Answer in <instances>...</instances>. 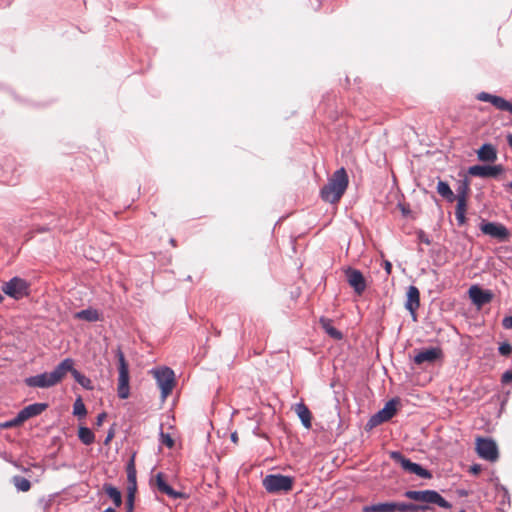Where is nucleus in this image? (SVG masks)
<instances>
[{
    "mask_svg": "<svg viewBox=\"0 0 512 512\" xmlns=\"http://www.w3.org/2000/svg\"><path fill=\"white\" fill-rule=\"evenodd\" d=\"M74 362L70 358L61 361L53 371L44 372L25 379L28 387L49 388L58 384L66 375L68 370L72 369Z\"/></svg>",
    "mask_w": 512,
    "mask_h": 512,
    "instance_id": "nucleus-1",
    "label": "nucleus"
},
{
    "mask_svg": "<svg viewBox=\"0 0 512 512\" xmlns=\"http://www.w3.org/2000/svg\"><path fill=\"white\" fill-rule=\"evenodd\" d=\"M349 184V178L346 170L341 167L337 169L328 179L320 191L321 198L328 203L334 204L339 202L345 193Z\"/></svg>",
    "mask_w": 512,
    "mask_h": 512,
    "instance_id": "nucleus-2",
    "label": "nucleus"
},
{
    "mask_svg": "<svg viewBox=\"0 0 512 512\" xmlns=\"http://www.w3.org/2000/svg\"><path fill=\"white\" fill-rule=\"evenodd\" d=\"M262 483L268 493H287L293 488L294 478L282 474H269L265 476Z\"/></svg>",
    "mask_w": 512,
    "mask_h": 512,
    "instance_id": "nucleus-3",
    "label": "nucleus"
},
{
    "mask_svg": "<svg viewBox=\"0 0 512 512\" xmlns=\"http://www.w3.org/2000/svg\"><path fill=\"white\" fill-rule=\"evenodd\" d=\"M116 357L118 358V385L117 393L120 399H127L130 395L129 386V367L125 359L124 353L120 348L116 350Z\"/></svg>",
    "mask_w": 512,
    "mask_h": 512,
    "instance_id": "nucleus-4",
    "label": "nucleus"
},
{
    "mask_svg": "<svg viewBox=\"0 0 512 512\" xmlns=\"http://www.w3.org/2000/svg\"><path fill=\"white\" fill-rule=\"evenodd\" d=\"M404 496L408 499L419 501L423 503L436 504L442 508H450V503L447 502L437 491L435 490H408L404 493Z\"/></svg>",
    "mask_w": 512,
    "mask_h": 512,
    "instance_id": "nucleus-5",
    "label": "nucleus"
},
{
    "mask_svg": "<svg viewBox=\"0 0 512 512\" xmlns=\"http://www.w3.org/2000/svg\"><path fill=\"white\" fill-rule=\"evenodd\" d=\"M30 284L23 278L13 277L5 282L2 291L9 297L19 300L29 295Z\"/></svg>",
    "mask_w": 512,
    "mask_h": 512,
    "instance_id": "nucleus-6",
    "label": "nucleus"
},
{
    "mask_svg": "<svg viewBox=\"0 0 512 512\" xmlns=\"http://www.w3.org/2000/svg\"><path fill=\"white\" fill-rule=\"evenodd\" d=\"M157 384L161 390L162 399H166L172 392L175 384L174 371L168 367L155 369L152 371Z\"/></svg>",
    "mask_w": 512,
    "mask_h": 512,
    "instance_id": "nucleus-7",
    "label": "nucleus"
},
{
    "mask_svg": "<svg viewBox=\"0 0 512 512\" xmlns=\"http://www.w3.org/2000/svg\"><path fill=\"white\" fill-rule=\"evenodd\" d=\"M390 458L399 463L400 466L408 473L415 474L424 479H430L432 477L430 471L423 468L421 465L410 461L398 451L390 452Z\"/></svg>",
    "mask_w": 512,
    "mask_h": 512,
    "instance_id": "nucleus-8",
    "label": "nucleus"
},
{
    "mask_svg": "<svg viewBox=\"0 0 512 512\" xmlns=\"http://www.w3.org/2000/svg\"><path fill=\"white\" fill-rule=\"evenodd\" d=\"M476 451L478 455L487 461L494 462L498 459V448L496 443L491 439L477 438Z\"/></svg>",
    "mask_w": 512,
    "mask_h": 512,
    "instance_id": "nucleus-9",
    "label": "nucleus"
},
{
    "mask_svg": "<svg viewBox=\"0 0 512 512\" xmlns=\"http://www.w3.org/2000/svg\"><path fill=\"white\" fill-rule=\"evenodd\" d=\"M504 172L502 165H473L468 168V174L480 178H496Z\"/></svg>",
    "mask_w": 512,
    "mask_h": 512,
    "instance_id": "nucleus-10",
    "label": "nucleus"
},
{
    "mask_svg": "<svg viewBox=\"0 0 512 512\" xmlns=\"http://www.w3.org/2000/svg\"><path fill=\"white\" fill-rule=\"evenodd\" d=\"M396 411L397 401L395 399H392L388 401L381 410H379L370 418L369 425L371 427H374L390 420L396 414Z\"/></svg>",
    "mask_w": 512,
    "mask_h": 512,
    "instance_id": "nucleus-11",
    "label": "nucleus"
},
{
    "mask_svg": "<svg viewBox=\"0 0 512 512\" xmlns=\"http://www.w3.org/2000/svg\"><path fill=\"white\" fill-rule=\"evenodd\" d=\"M477 99L483 102L491 103L496 109L500 111H507L512 114V103L503 97L493 95L487 92H481L477 95Z\"/></svg>",
    "mask_w": 512,
    "mask_h": 512,
    "instance_id": "nucleus-12",
    "label": "nucleus"
},
{
    "mask_svg": "<svg viewBox=\"0 0 512 512\" xmlns=\"http://www.w3.org/2000/svg\"><path fill=\"white\" fill-rule=\"evenodd\" d=\"M480 229L484 234L489 235L492 238L498 239L499 241H504L509 236L508 229L500 223H483Z\"/></svg>",
    "mask_w": 512,
    "mask_h": 512,
    "instance_id": "nucleus-13",
    "label": "nucleus"
},
{
    "mask_svg": "<svg viewBox=\"0 0 512 512\" xmlns=\"http://www.w3.org/2000/svg\"><path fill=\"white\" fill-rule=\"evenodd\" d=\"M347 281L354 291L360 295L366 289V282L363 274L357 270L349 268L346 270Z\"/></svg>",
    "mask_w": 512,
    "mask_h": 512,
    "instance_id": "nucleus-14",
    "label": "nucleus"
},
{
    "mask_svg": "<svg viewBox=\"0 0 512 512\" xmlns=\"http://www.w3.org/2000/svg\"><path fill=\"white\" fill-rule=\"evenodd\" d=\"M468 294L472 302L479 307L489 303L493 298V295L490 291L483 290L477 285L471 286L469 288Z\"/></svg>",
    "mask_w": 512,
    "mask_h": 512,
    "instance_id": "nucleus-15",
    "label": "nucleus"
},
{
    "mask_svg": "<svg viewBox=\"0 0 512 512\" xmlns=\"http://www.w3.org/2000/svg\"><path fill=\"white\" fill-rule=\"evenodd\" d=\"M441 356H442L441 349L438 347H432V348H428V349L419 351L414 356L413 360L417 365H421L423 363H434L436 360L441 358Z\"/></svg>",
    "mask_w": 512,
    "mask_h": 512,
    "instance_id": "nucleus-16",
    "label": "nucleus"
},
{
    "mask_svg": "<svg viewBox=\"0 0 512 512\" xmlns=\"http://www.w3.org/2000/svg\"><path fill=\"white\" fill-rule=\"evenodd\" d=\"M405 308L416 318V310L420 305V292L416 286H409L407 290Z\"/></svg>",
    "mask_w": 512,
    "mask_h": 512,
    "instance_id": "nucleus-17",
    "label": "nucleus"
},
{
    "mask_svg": "<svg viewBox=\"0 0 512 512\" xmlns=\"http://www.w3.org/2000/svg\"><path fill=\"white\" fill-rule=\"evenodd\" d=\"M157 489L173 499L185 498V494L174 490L164 479L162 473H158L155 479Z\"/></svg>",
    "mask_w": 512,
    "mask_h": 512,
    "instance_id": "nucleus-18",
    "label": "nucleus"
},
{
    "mask_svg": "<svg viewBox=\"0 0 512 512\" xmlns=\"http://www.w3.org/2000/svg\"><path fill=\"white\" fill-rule=\"evenodd\" d=\"M48 407L45 403H34L24 407L18 413V420L26 421L32 417L40 415Z\"/></svg>",
    "mask_w": 512,
    "mask_h": 512,
    "instance_id": "nucleus-19",
    "label": "nucleus"
},
{
    "mask_svg": "<svg viewBox=\"0 0 512 512\" xmlns=\"http://www.w3.org/2000/svg\"><path fill=\"white\" fill-rule=\"evenodd\" d=\"M476 153L482 162L493 163L497 160V150L492 144H483Z\"/></svg>",
    "mask_w": 512,
    "mask_h": 512,
    "instance_id": "nucleus-20",
    "label": "nucleus"
},
{
    "mask_svg": "<svg viewBox=\"0 0 512 512\" xmlns=\"http://www.w3.org/2000/svg\"><path fill=\"white\" fill-rule=\"evenodd\" d=\"M295 412L297 413L302 425L306 429H310L312 426L311 419L312 415L308 407L304 403H298L295 406Z\"/></svg>",
    "mask_w": 512,
    "mask_h": 512,
    "instance_id": "nucleus-21",
    "label": "nucleus"
},
{
    "mask_svg": "<svg viewBox=\"0 0 512 512\" xmlns=\"http://www.w3.org/2000/svg\"><path fill=\"white\" fill-rule=\"evenodd\" d=\"M320 325L331 338H333L335 340L342 339V337H343L342 333L339 330H337L335 327H333L332 320L322 317V318H320Z\"/></svg>",
    "mask_w": 512,
    "mask_h": 512,
    "instance_id": "nucleus-22",
    "label": "nucleus"
},
{
    "mask_svg": "<svg viewBox=\"0 0 512 512\" xmlns=\"http://www.w3.org/2000/svg\"><path fill=\"white\" fill-rule=\"evenodd\" d=\"M127 490L136 491L137 490V480H136V468L134 465V459L132 458L127 465Z\"/></svg>",
    "mask_w": 512,
    "mask_h": 512,
    "instance_id": "nucleus-23",
    "label": "nucleus"
},
{
    "mask_svg": "<svg viewBox=\"0 0 512 512\" xmlns=\"http://www.w3.org/2000/svg\"><path fill=\"white\" fill-rule=\"evenodd\" d=\"M363 512H395L394 502L378 503L363 507Z\"/></svg>",
    "mask_w": 512,
    "mask_h": 512,
    "instance_id": "nucleus-24",
    "label": "nucleus"
},
{
    "mask_svg": "<svg viewBox=\"0 0 512 512\" xmlns=\"http://www.w3.org/2000/svg\"><path fill=\"white\" fill-rule=\"evenodd\" d=\"M75 318L85 320L88 322H96L100 320V315L96 309L89 308L78 311L75 314Z\"/></svg>",
    "mask_w": 512,
    "mask_h": 512,
    "instance_id": "nucleus-25",
    "label": "nucleus"
},
{
    "mask_svg": "<svg viewBox=\"0 0 512 512\" xmlns=\"http://www.w3.org/2000/svg\"><path fill=\"white\" fill-rule=\"evenodd\" d=\"M68 372L72 373V376L74 377L75 381L79 383L83 388L88 390L93 389L91 380L85 375L81 374L78 370L74 369L73 366L72 369L68 370Z\"/></svg>",
    "mask_w": 512,
    "mask_h": 512,
    "instance_id": "nucleus-26",
    "label": "nucleus"
},
{
    "mask_svg": "<svg viewBox=\"0 0 512 512\" xmlns=\"http://www.w3.org/2000/svg\"><path fill=\"white\" fill-rule=\"evenodd\" d=\"M78 437L85 445H90L94 442L95 436L91 429L81 426L78 430Z\"/></svg>",
    "mask_w": 512,
    "mask_h": 512,
    "instance_id": "nucleus-27",
    "label": "nucleus"
},
{
    "mask_svg": "<svg viewBox=\"0 0 512 512\" xmlns=\"http://www.w3.org/2000/svg\"><path fill=\"white\" fill-rule=\"evenodd\" d=\"M104 490L116 507H119L122 504V496L117 488L111 485H105Z\"/></svg>",
    "mask_w": 512,
    "mask_h": 512,
    "instance_id": "nucleus-28",
    "label": "nucleus"
},
{
    "mask_svg": "<svg viewBox=\"0 0 512 512\" xmlns=\"http://www.w3.org/2000/svg\"><path fill=\"white\" fill-rule=\"evenodd\" d=\"M395 504V512H415L419 509L426 510L427 506H417L412 503H404V502H394Z\"/></svg>",
    "mask_w": 512,
    "mask_h": 512,
    "instance_id": "nucleus-29",
    "label": "nucleus"
},
{
    "mask_svg": "<svg viewBox=\"0 0 512 512\" xmlns=\"http://www.w3.org/2000/svg\"><path fill=\"white\" fill-rule=\"evenodd\" d=\"M437 192L444 198H446L448 201H453L455 199V196L448 185V183L444 181H439L437 184Z\"/></svg>",
    "mask_w": 512,
    "mask_h": 512,
    "instance_id": "nucleus-30",
    "label": "nucleus"
},
{
    "mask_svg": "<svg viewBox=\"0 0 512 512\" xmlns=\"http://www.w3.org/2000/svg\"><path fill=\"white\" fill-rule=\"evenodd\" d=\"M12 482L16 489L21 492H27L31 488V483L28 479L21 476H14Z\"/></svg>",
    "mask_w": 512,
    "mask_h": 512,
    "instance_id": "nucleus-31",
    "label": "nucleus"
},
{
    "mask_svg": "<svg viewBox=\"0 0 512 512\" xmlns=\"http://www.w3.org/2000/svg\"><path fill=\"white\" fill-rule=\"evenodd\" d=\"M73 414L78 417H85L87 414L85 404L83 403V401L80 397L77 398L74 402Z\"/></svg>",
    "mask_w": 512,
    "mask_h": 512,
    "instance_id": "nucleus-32",
    "label": "nucleus"
},
{
    "mask_svg": "<svg viewBox=\"0 0 512 512\" xmlns=\"http://www.w3.org/2000/svg\"><path fill=\"white\" fill-rule=\"evenodd\" d=\"M468 191H469V184L467 181H463L457 188V195L455 196V198L460 199L462 196L463 199H467Z\"/></svg>",
    "mask_w": 512,
    "mask_h": 512,
    "instance_id": "nucleus-33",
    "label": "nucleus"
},
{
    "mask_svg": "<svg viewBox=\"0 0 512 512\" xmlns=\"http://www.w3.org/2000/svg\"><path fill=\"white\" fill-rule=\"evenodd\" d=\"M135 493L136 491L127 490V512H133Z\"/></svg>",
    "mask_w": 512,
    "mask_h": 512,
    "instance_id": "nucleus-34",
    "label": "nucleus"
},
{
    "mask_svg": "<svg viewBox=\"0 0 512 512\" xmlns=\"http://www.w3.org/2000/svg\"><path fill=\"white\" fill-rule=\"evenodd\" d=\"M456 200H457V205H456L455 212L466 213L467 199H463V197L461 196L460 199L456 198Z\"/></svg>",
    "mask_w": 512,
    "mask_h": 512,
    "instance_id": "nucleus-35",
    "label": "nucleus"
},
{
    "mask_svg": "<svg viewBox=\"0 0 512 512\" xmlns=\"http://www.w3.org/2000/svg\"><path fill=\"white\" fill-rule=\"evenodd\" d=\"M498 350L501 355L508 356L512 352V347L509 343H502Z\"/></svg>",
    "mask_w": 512,
    "mask_h": 512,
    "instance_id": "nucleus-36",
    "label": "nucleus"
},
{
    "mask_svg": "<svg viewBox=\"0 0 512 512\" xmlns=\"http://www.w3.org/2000/svg\"><path fill=\"white\" fill-rule=\"evenodd\" d=\"M161 440L164 445H166L168 448H172L174 445V440L169 434L161 433Z\"/></svg>",
    "mask_w": 512,
    "mask_h": 512,
    "instance_id": "nucleus-37",
    "label": "nucleus"
},
{
    "mask_svg": "<svg viewBox=\"0 0 512 512\" xmlns=\"http://www.w3.org/2000/svg\"><path fill=\"white\" fill-rule=\"evenodd\" d=\"M24 421H20L18 420V415L14 418V419H11L5 423H3L1 426L3 428H11V427H15V426H18L20 425L21 423H23Z\"/></svg>",
    "mask_w": 512,
    "mask_h": 512,
    "instance_id": "nucleus-38",
    "label": "nucleus"
},
{
    "mask_svg": "<svg viewBox=\"0 0 512 512\" xmlns=\"http://www.w3.org/2000/svg\"><path fill=\"white\" fill-rule=\"evenodd\" d=\"M417 237L419 239L420 242L426 244V245H430L431 244V241L429 239V237L426 235V233L422 230H420L418 233H417Z\"/></svg>",
    "mask_w": 512,
    "mask_h": 512,
    "instance_id": "nucleus-39",
    "label": "nucleus"
},
{
    "mask_svg": "<svg viewBox=\"0 0 512 512\" xmlns=\"http://www.w3.org/2000/svg\"><path fill=\"white\" fill-rule=\"evenodd\" d=\"M502 325L505 329H512V316H507L503 319Z\"/></svg>",
    "mask_w": 512,
    "mask_h": 512,
    "instance_id": "nucleus-40",
    "label": "nucleus"
},
{
    "mask_svg": "<svg viewBox=\"0 0 512 512\" xmlns=\"http://www.w3.org/2000/svg\"><path fill=\"white\" fill-rule=\"evenodd\" d=\"M455 216L459 225H463L466 222L465 213L455 212Z\"/></svg>",
    "mask_w": 512,
    "mask_h": 512,
    "instance_id": "nucleus-41",
    "label": "nucleus"
},
{
    "mask_svg": "<svg viewBox=\"0 0 512 512\" xmlns=\"http://www.w3.org/2000/svg\"><path fill=\"white\" fill-rule=\"evenodd\" d=\"M510 381H512V371L509 370L502 375V382L508 383Z\"/></svg>",
    "mask_w": 512,
    "mask_h": 512,
    "instance_id": "nucleus-42",
    "label": "nucleus"
},
{
    "mask_svg": "<svg viewBox=\"0 0 512 512\" xmlns=\"http://www.w3.org/2000/svg\"><path fill=\"white\" fill-rule=\"evenodd\" d=\"M106 416H107V415H106V413H104V412H103V413H100V414L97 416L96 425H97V426H101V425H102V423H103V421H104V419L106 418Z\"/></svg>",
    "mask_w": 512,
    "mask_h": 512,
    "instance_id": "nucleus-43",
    "label": "nucleus"
},
{
    "mask_svg": "<svg viewBox=\"0 0 512 512\" xmlns=\"http://www.w3.org/2000/svg\"><path fill=\"white\" fill-rule=\"evenodd\" d=\"M384 269H385L387 274L391 273L392 265H391V263L389 261H385Z\"/></svg>",
    "mask_w": 512,
    "mask_h": 512,
    "instance_id": "nucleus-44",
    "label": "nucleus"
},
{
    "mask_svg": "<svg viewBox=\"0 0 512 512\" xmlns=\"http://www.w3.org/2000/svg\"><path fill=\"white\" fill-rule=\"evenodd\" d=\"M470 470L472 473L477 474L480 472L481 467L479 465H473Z\"/></svg>",
    "mask_w": 512,
    "mask_h": 512,
    "instance_id": "nucleus-45",
    "label": "nucleus"
},
{
    "mask_svg": "<svg viewBox=\"0 0 512 512\" xmlns=\"http://www.w3.org/2000/svg\"><path fill=\"white\" fill-rule=\"evenodd\" d=\"M400 209L404 216H407L409 214V209L406 208L404 205H400Z\"/></svg>",
    "mask_w": 512,
    "mask_h": 512,
    "instance_id": "nucleus-46",
    "label": "nucleus"
},
{
    "mask_svg": "<svg viewBox=\"0 0 512 512\" xmlns=\"http://www.w3.org/2000/svg\"><path fill=\"white\" fill-rule=\"evenodd\" d=\"M231 440L234 442V443H237L238 441V436H237V433L234 432L231 434Z\"/></svg>",
    "mask_w": 512,
    "mask_h": 512,
    "instance_id": "nucleus-47",
    "label": "nucleus"
},
{
    "mask_svg": "<svg viewBox=\"0 0 512 512\" xmlns=\"http://www.w3.org/2000/svg\"><path fill=\"white\" fill-rule=\"evenodd\" d=\"M507 142H508L509 146L512 148V134H509L507 136Z\"/></svg>",
    "mask_w": 512,
    "mask_h": 512,
    "instance_id": "nucleus-48",
    "label": "nucleus"
},
{
    "mask_svg": "<svg viewBox=\"0 0 512 512\" xmlns=\"http://www.w3.org/2000/svg\"><path fill=\"white\" fill-rule=\"evenodd\" d=\"M112 436H113L112 434H109V435L107 436V438H106V442H108V441L112 438Z\"/></svg>",
    "mask_w": 512,
    "mask_h": 512,
    "instance_id": "nucleus-49",
    "label": "nucleus"
},
{
    "mask_svg": "<svg viewBox=\"0 0 512 512\" xmlns=\"http://www.w3.org/2000/svg\"><path fill=\"white\" fill-rule=\"evenodd\" d=\"M507 187L512 189V181L510 183L507 184Z\"/></svg>",
    "mask_w": 512,
    "mask_h": 512,
    "instance_id": "nucleus-50",
    "label": "nucleus"
},
{
    "mask_svg": "<svg viewBox=\"0 0 512 512\" xmlns=\"http://www.w3.org/2000/svg\"><path fill=\"white\" fill-rule=\"evenodd\" d=\"M171 244L175 245V240L174 239H171Z\"/></svg>",
    "mask_w": 512,
    "mask_h": 512,
    "instance_id": "nucleus-51",
    "label": "nucleus"
},
{
    "mask_svg": "<svg viewBox=\"0 0 512 512\" xmlns=\"http://www.w3.org/2000/svg\"><path fill=\"white\" fill-rule=\"evenodd\" d=\"M3 300V296L0 294V302Z\"/></svg>",
    "mask_w": 512,
    "mask_h": 512,
    "instance_id": "nucleus-52",
    "label": "nucleus"
}]
</instances>
